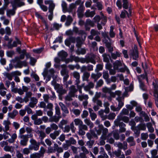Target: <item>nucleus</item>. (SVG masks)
I'll list each match as a JSON object with an SVG mask.
<instances>
[{
  "label": "nucleus",
  "instance_id": "f257e3e1",
  "mask_svg": "<svg viewBox=\"0 0 158 158\" xmlns=\"http://www.w3.org/2000/svg\"><path fill=\"white\" fill-rule=\"evenodd\" d=\"M30 144L29 145V148L30 150H34L35 151L38 150L39 148L40 143L37 142L36 140L33 139H31L30 140Z\"/></svg>",
  "mask_w": 158,
  "mask_h": 158
},
{
  "label": "nucleus",
  "instance_id": "f03ea898",
  "mask_svg": "<svg viewBox=\"0 0 158 158\" xmlns=\"http://www.w3.org/2000/svg\"><path fill=\"white\" fill-rule=\"evenodd\" d=\"M45 152V150L44 148L41 147L38 152L33 153L31 155L30 158H40L43 156Z\"/></svg>",
  "mask_w": 158,
  "mask_h": 158
},
{
  "label": "nucleus",
  "instance_id": "7ed1b4c3",
  "mask_svg": "<svg viewBox=\"0 0 158 158\" xmlns=\"http://www.w3.org/2000/svg\"><path fill=\"white\" fill-rule=\"evenodd\" d=\"M12 5L14 9H16L17 7L24 6L25 3L21 0H13V2L12 3Z\"/></svg>",
  "mask_w": 158,
  "mask_h": 158
},
{
  "label": "nucleus",
  "instance_id": "20e7f679",
  "mask_svg": "<svg viewBox=\"0 0 158 158\" xmlns=\"http://www.w3.org/2000/svg\"><path fill=\"white\" fill-rule=\"evenodd\" d=\"M79 34L81 36V39L80 37H77L76 39L73 37H70L69 38H67L66 40H85L87 36V34L84 31L81 30Z\"/></svg>",
  "mask_w": 158,
  "mask_h": 158
},
{
  "label": "nucleus",
  "instance_id": "39448f33",
  "mask_svg": "<svg viewBox=\"0 0 158 158\" xmlns=\"http://www.w3.org/2000/svg\"><path fill=\"white\" fill-rule=\"evenodd\" d=\"M15 61L17 62L16 64L15 65V67L16 68H21L23 66L26 67L27 66V63L26 60L23 61L20 60Z\"/></svg>",
  "mask_w": 158,
  "mask_h": 158
},
{
  "label": "nucleus",
  "instance_id": "423d86ee",
  "mask_svg": "<svg viewBox=\"0 0 158 158\" xmlns=\"http://www.w3.org/2000/svg\"><path fill=\"white\" fill-rule=\"evenodd\" d=\"M21 138L22 139L20 141V144L23 146H26L28 141V138L26 135H22Z\"/></svg>",
  "mask_w": 158,
  "mask_h": 158
},
{
  "label": "nucleus",
  "instance_id": "0eeeda50",
  "mask_svg": "<svg viewBox=\"0 0 158 158\" xmlns=\"http://www.w3.org/2000/svg\"><path fill=\"white\" fill-rule=\"evenodd\" d=\"M58 56L61 59L62 61H64L66 57L67 56L68 54L67 52L63 50L60 52L58 54Z\"/></svg>",
  "mask_w": 158,
  "mask_h": 158
},
{
  "label": "nucleus",
  "instance_id": "6e6552de",
  "mask_svg": "<svg viewBox=\"0 0 158 158\" xmlns=\"http://www.w3.org/2000/svg\"><path fill=\"white\" fill-rule=\"evenodd\" d=\"M38 102V100L34 97L30 98V102L28 104L29 106L31 108H33L35 107Z\"/></svg>",
  "mask_w": 158,
  "mask_h": 158
},
{
  "label": "nucleus",
  "instance_id": "1a4fd4ad",
  "mask_svg": "<svg viewBox=\"0 0 158 158\" xmlns=\"http://www.w3.org/2000/svg\"><path fill=\"white\" fill-rule=\"evenodd\" d=\"M11 124L10 121L6 120H4L3 122V124L4 126V129L3 130L4 132L7 131L9 130V125Z\"/></svg>",
  "mask_w": 158,
  "mask_h": 158
},
{
  "label": "nucleus",
  "instance_id": "9d476101",
  "mask_svg": "<svg viewBox=\"0 0 158 158\" xmlns=\"http://www.w3.org/2000/svg\"><path fill=\"white\" fill-rule=\"evenodd\" d=\"M99 33V32L95 30V29H92L90 31V35H89L88 38L89 40H93L94 37L98 35Z\"/></svg>",
  "mask_w": 158,
  "mask_h": 158
},
{
  "label": "nucleus",
  "instance_id": "9b49d317",
  "mask_svg": "<svg viewBox=\"0 0 158 158\" xmlns=\"http://www.w3.org/2000/svg\"><path fill=\"white\" fill-rule=\"evenodd\" d=\"M122 66V64L120 61L119 60H116L113 63L114 69L115 70H118V69L119 67Z\"/></svg>",
  "mask_w": 158,
  "mask_h": 158
},
{
  "label": "nucleus",
  "instance_id": "f8f14e48",
  "mask_svg": "<svg viewBox=\"0 0 158 158\" xmlns=\"http://www.w3.org/2000/svg\"><path fill=\"white\" fill-rule=\"evenodd\" d=\"M137 78L139 83V87L143 91H146V89L145 88V85L142 81L141 80L139 76H138Z\"/></svg>",
  "mask_w": 158,
  "mask_h": 158
},
{
  "label": "nucleus",
  "instance_id": "ddd939ff",
  "mask_svg": "<svg viewBox=\"0 0 158 158\" xmlns=\"http://www.w3.org/2000/svg\"><path fill=\"white\" fill-rule=\"evenodd\" d=\"M117 70H118V72L125 73V72L126 71L127 73L129 74L130 73V71L129 69L125 64H124V67L123 68H119Z\"/></svg>",
  "mask_w": 158,
  "mask_h": 158
},
{
  "label": "nucleus",
  "instance_id": "4468645a",
  "mask_svg": "<svg viewBox=\"0 0 158 158\" xmlns=\"http://www.w3.org/2000/svg\"><path fill=\"white\" fill-rule=\"evenodd\" d=\"M13 9H9L7 10L6 11V14L7 16L8 17H10L11 15H13L15 14V10L16 9H14L13 7Z\"/></svg>",
  "mask_w": 158,
  "mask_h": 158
},
{
  "label": "nucleus",
  "instance_id": "2eb2a0df",
  "mask_svg": "<svg viewBox=\"0 0 158 158\" xmlns=\"http://www.w3.org/2000/svg\"><path fill=\"white\" fill-rule=\"evenodd\" d=\"M98 129H97V127H95L94 128L95 131L97 132V134L98 135H100L102 133V131L104 127L102 124H99L98 126Z\"/></svg>",
  "mask_w": 158,
  "mask_h": 158
},
{
  "label": "nucleus",
  "instance_id": "dca6fc26",
  "mask_svg": "<svg viewBox=\"0 0 158 158\" xmlns=\"http://www.w3.org/2000/svg\"><path fill=\"white\" fill-rule=\"evenodd\" d=\"M131 55L132 56V59L136 60L139 57V52L138 50H133L131 52Z\"/></svg>",
  "mask_w": 158,
  "mask_h": 158
},
{
  "label": "nucleus",
  "instance_id": "f3484780",
  "mask_svg": "<svg viewBox=\"0 0 158 158\" xmlns=\"http://www.w3.org/2000/svg\"><path fill=\"white\" fill-rule=\"evenodd\" d=\"M122 7L125 10H127L129 7V3L128 0H122Z\"/></svg>",
  "mask_w": 158,
  "mask_h": 158
},
{
  "label": "nucleus",
  "instance_id": "a211bd4d",
  "mask_svg": "<svg viewBox=\"0 0 158 158\" xmlns=\"http://www.w3.org/2000/svg\"><path fill=\"white\" fill-rule=\"evenodd\" d=\"M126 15H127L128 18H129L128 12L126 10L124 9L123 10L121 11L120 15V17L122 19L125 18H126Z\"/></svg>",
  "mask_w": 158,
  "mask_h": 158
},
{
  "label": "nucleus",
  "instance_id": "6ab92c4d",
  "mask_svg": "<svg viewBox=\"0 0 158 158\" xmlns=\"http://www.w3.org/2000/svg\"><path fill=\"white\" fill-rule=\"evenodd\" d=\"M49 64L48 63L46 66V68L44 69V72L42 73V74L44 77H46L48 73V72L49 71Z\"/></svg>",
  "mask_w": 158,
  "mask_h": 158
},
{
  "label": "nucleus",
  "instance_id": "aec40b11",
  "mask_svg": "<svg viewBox=\"0 0 158 158\" xmlns=\"http://www.w3.org/2000/svg\"><path fill=\"white\" fill-rule=\"evenodd\" d=\"M18 111L15 110H13L12 112L8 113V116L9 117L11 118H14L18 114Z\"/></svg>",
  "mask_w": 158,
  "mask_h": 158
},
{
  "label": "nucleus",
  "instance_id": "412c9836",
  "mask_svg": "<svg viewBox=\"0 0 158 158\" xmlns=\"http://www.w3.org/2000/svg\"><path fill=\"white\" fill-rule=\"evenodd\" d=\"M63 73L66 75L65 76H64V77H63L64 84H65V83H67V81L69 76L68 74H67L66 71L65 70H64L63 71L61 72V74L62 75L63 74Z\"/></svg>",
  "mask_w": 158,
  "mask_h": 158
},
{
  "label": "nucleus",
  "instance_id": "4be33fe9",
  "mask_svg": "<svg viewBox=\"0 0 158 158\" xmlns=\"http://www.w3.org/2000/svg\"><path fill=\"white\" fill-rule=\"evenodd\" d=\"M35 15L38 18H40L42 20L43 22L45 24L46 28L48 30V26L47 25L46 20L44 19L38 13H36Z\"/></svg>",
  "mask_w": 158,
  "mask_h": 158
},
{
  "label": "nucleus",
  "instance_id": "5701e85b",
  "mask_svg": "<svg viewBox=\"0 0 158 158\" xmlns=\"http://www.w3.org/2000/svg\"><path fill=\"white\" fill-rule=\"evenodd\" d=\"M95 14L94 11H90L89 10H87L85 13V15L86 17H93Z\"/></svg>",
  "mask_w": 158,
  "mask_h": 158
},
{
  "label": "nucleus",
  "instance_id": "b1692460",
  "mask_svg": "<svg viewBox=\"0 0 158 158\" xmlns=\"http://www.w3.org/2000/svg\"><path fill=\"white\" fill-rule=\"evenodd\" d=\"M132 130L134 132L135 134V137H138L139 136L140 134V129L136 127H134V129Z\"/></svg>",
  "mask_w": 158,
  "mask_h": 158
},
{
  "label": "nucleus",
  "instance_id": "393cba45",
  "mask_svg": "<svg viewBox=\"0 0 158 158\" xmlns=\"http://www.w3.org/2000/svg\"><path fill=\"white\" fill-rule=\"evenodd\" d=\"M73 20V19L72 17L70 15H68L67 16L66 21L65 23V25L67 26H69L72 22Z\"/></svg>",
  "mask_w": 158,
  "mask_h": 158
},
{
  "label": "nucleus",
  "instance_id": "a878e982",
  "mask_svg": "<svg viewBox=\"0 0 158 158\" xmlns=\"http://www.w3.org/2000/svg\"><path fill=\"white\" fill-rule=\"evenodd\" d=\"M13 92L15 93H18L19 95H22L24 94L23 91L21 88H18L14 89Z\"/></svg>",
  "mask_w": 158,
  "mask_h": 158
},
{
  "label": "nucleus",
  "instance_id": "bb28decb",
  "mask_svg": "<svg viewBox=\"0 0 158 158\" xmlns=\"http://www.w3.org/2000/svg\"><path fill=\"white\" fill-rule=\"evenodd\" d=\"M142 67L143 69H144V74H141L140 75L141 77L143 79H146V78L148 77V73L146 70H145V68L144 67V64L143 62L142 63Z\"/></svg>",
  "mask_w": 158,
  "mask_h": 158
},
{
  "label": "nucleus",
  "instance_id": "cd10ccee",
  "mask_svg": "<svg viewBox=\"0 0 158 158\" xmlns=\"http://www.w3.org/2000/svg\"><path fill=\"white\" fill-rule=\"evenodd\" d=\"M118 117H119L120 120H122L124 122L127 123L128 122L129 119V118L126 116H118Z\"/></svg>",
  "mask_w": 158,
  "mask_h": 158
},
{
  "label": "nucleus",
  "instance_id": "c85d7f7f",
  "mask_svg": "<svg viewBox=\"0 0 158 158\" xmlns=\"http://www.w3.org/2000/svg\"><path fill=\"white\" fill-rule=\"evenodd\" d=\"M59 119V117L55 115L50 118V122H54L56 123H57Z\"/></svg>",
  "mask_w": 158,
  "mask_h": 158
},
{
  "label": "nucleus",
  "instance_id": "c756f323",
  "mask_svg": "<svg viewBox=\"0 0 158 158\" xmlns=\"http://www.w3.org/2000/svg\"><path fill=\"white\" fill-rule=\"evenodd\" d=\"M4 150L6 152H12L13 151V148L12 146H9L7 145L6 146H4Z\"/></svg>",
  "mask_w": 158,
  "mask_h": 158
},
{
  "label": "nucleus",
  "instance_id": "7c9ffc66",
  "mask_svg": "<svg viewBox=\"0 0 158 158\" xmlns=\"http://www.w3.org/2000/svg\"><path fill=\"white\" fill-rule=\"evenodd\" d=\"M90 59L89 57L87 58L86 59L84 58H80L79 61L82 63H85L86 62L87 63H89L90 61L89 60Z\"/></svg>",
  "mask_w": 158,
  "mask_h": 158
},
{
  "label": "nucleus",
  "instance_id": "2f4dec72",
  "mask_svg": "<svg viewBox=\"0 0 158 158\" xmlns=\"http://www.w3.org/2000/svg\"><path fill=\"white\" fill-rule=\"evenodd\" d=\"M40 107L41 108H44L45 109H49V103L47 104L46 106V104L45 102H41L40 104Z\"/></svg>",
  "mask_w": 158,
  "mask_h": 158
},
{
  "label": "nucleus",
  "instance_id": "473e14b6",
  "mask_svg": "<svg viewBox=\"0 0 158 158\" xmlns=\"http://www.w3.org/2000/svg\"><path fill=\"white\" fill-rule=\"evenodd\" d=\"M116 100H118V102H119L118 104V110H119L124 105V103L121 101V98L120 97H118V98H116Z\"/></svg>",
  "mask_w": 158,
  "mask_h": 158
},
{
  "label": "nucleus",
  "instance_id": "72a5a7b5",
  "mask_svg": "<svg viewBox=\"0 0 158 158\" xmlns=\"http://www.w3.org/2000/svg\"><path fill=\"white\" fill-rule=\"evenodd\" d=\"M136 127L139 128L140 130L144 131L146 129V126L144 123H140Z\"/></svg>",
  "mask_w": 158,
  "mask_h": 158
},
{
  "label": "nucleus",
  "instance_id": "f704fd0d",
  "mask_svg": "<svg viewBox=\"0 0 158 158\" xmlns=\"http://www.w3.org/2000/svg\"><path fill=\"white\" fill-rule=\"evenodd\" d=\"M129 125L131 126V129L132 130H133L134 129L135 127H136L135 126L136 123L134 121L133 119H131L129 123Z\"/></svg>",
  "mask_w": 158,
  "mask_h": 158
},
{
  "label": "nucleus",
  "instance_id": "c9c22d12",
  "mask_svg": "<svg viewBox=\"0 0 158 158\" xmlns=\"http://www.w3.org/2000/svg\"><path fill=\"white\" fill-rule=\"evenodd\" d=\"M73 77L76 79L77 84H78L79 83V79L80 77L79 73L77 72H75L73 73Z\"/></svg>",
  "mask_w": 158,
  "mask_h": 158
},
{
  "label": "nucleus",
  "instance_id": "e433bc0d",
  "mask_svg": "<svg viewBox=\"0 0 158 158\" xmlns=\"http://www.w3.org/2000/svg\"><path fill=\"white\" fill-rule=\"evenodd\" d=\"M75 41L76 40H65V44L66 46L70 47L71 43H75Z\"/></svg>",
  "mask_w": 158,
  "mask_h": 158
},
{
  "label": "nucleus",
  "instance_id": "4c0bfd02",
  "mask_svg": "<svg viewBox=\"0 0 158 158\" xmlns=\"http://www.w3.org/2000/svg\"><path fill=\"white\" fill-rule=\"evenodd\" d=\"M102 17L101 19H102L103 22H101V23L103 25H104L107 22V19L106 16H105L104 14L102 13Z\"/></svg>",
  "mask_w": 158,
  "mask_h": 158
},
{
  "label": "nucleus",
  "instance_id": "58836bf2",
  "mask_svg": "<svg viewBox=\"0 0 158 158\" xmlns=\"http://www.w3.org/2000/svg\"><path fill=\"white\" fill-rule=\"evenodd\" d=\"M85 40H76L77 43L76 46L77 48H80L81 47L83 43L85 41Z\"/></svg>",
  "mask_w": 158,
  "mask_h": 158
},
{
  "label": "nucleus",
  "instance_id": "ea45409f",
  "mask_svg": "<svg viewBox=\"0 0 158 158\" xmlns=\"http://www.w3.org/2000/svg\"><path fill=\"white\" fill-rule=\"evenodd\" d=\"M75 125L76 126L78 125H82L83 124V122L82 121L79 119L76 118L74 120Z\"/></svg>",
  "mask_w": 158,
  "mask_h": 158
},
{
  "label": "nucleus",
  "instance_id": "a19ab883",
  "mask_svg": "<svg viewBox=\"0 0 158 158\" xmlns=\"http://www.w3.org/2000/svg\"><path fill=\"white\" fill-rule=\"evenodd\" d=\"M4 75L9 80H12V77L13 76L12 74V72L10 73H6L4 74Z\"/></svg>",
  "mask_w": 158,
  "mask_h": 158
},
{
  "label": "nucleus",
  "instance_id": "79ce46f5",
  "mask_svg": "<svg viewBox=\"0 0 158 158\" xmlns=\"http://www.w3.org/2000/svg\"><path fill=\"white\" fill-rule=\"evenodd\" d=\"M113 136L114 138L116 140H118L119 139V134L118 131H115L113 133Z\"/></svg>",
  "mask_w": 158,
  "mask_h": 158
},
{
  "label": "nucleus",
  "instance_id": "37998d69",
  "mask_svg": "<svg viewBox=\"0 0 158 158\" xmlns=\"http://www.w3.org/2000/svg\"><path fill=\"white\" fill-rule=\"evenodd\" d=\"M86 51L85 49L84 48H81L80 51H77V54L78 55L80 54L82 55H84L85 54Z\"/></svg>",
  "mask_w": 158,
  "mask_h": 158
},
{
  "label": "nucleus",
  "instance_id": "c03bdc74",
  "mask_svg": "<svg viewBox=\"0 0 158 158\" xmlns=\"http://www.w3.org/2000/svg\"><path fill=\"white\" fill-rule=\"evenodd\" d=\"M102 35L103 37L104 40H106V38H107L108 40H111L107 33L102 32Z\"/></svg>",
  "mask_w": 158,
  "mask_h": 158
},
{
  "label": "nucleus",
  "instance_id": "a18cd8bd",
  "mask_svg": "<svg viewBox=\"0 0 158 158\" xmlns=\"http://www.w3.org/2000/svg\"><path fill=\"white\" fill-rule=\"evenodd\" d=\"M148 137V135L147 133H143L141 134V138L142 140H146Z\"/></svg>",
  "mask_w": 158,
  "mask_h": 158
},
{
  "label": "nucleus",
  "instance_id": "49530a36",
  "mask_svg": "<svg viewBox=\"0 0 158 158\" xmlns=\"http://www.w3.org/2000/svg\"><path fill=\"white\" fill-rule=\"evenodd\" d=\"M96 6L99 10H101L103 9V6L101 2H98L97 3Z\"/></svg>",
  "mask_w": 158,
  "mask_h": 158
},
{
  "label": "nucleus",
  "instance_id": "de8ad7c7",
  "mask_svg": "<svg viewBox=\"0 0 158 158\" xmlns=\"http://www.w3.org/2000/svg\"><path fill=\"white\" fill-rule=\"evenodd\" d=\"M94 22L98 23L101 19V18L99 15H96L93 18Z\"/></svg>",
  "mask_w": 158,
  "mask_h": 158
},
{
  "label": "nucleus",
  "instance_id": "09e8293b",
  "mask_svg": "<svg viewBox=\"0 0 158 158\" xmlns=\"http://www.w3.org/2000/svg\"><path fill=\"white\" fill-rule=\"evenodd\" d=\"M43 50V48H40L36 49H33V51L35 53L39 54L42 52Z\"/></svg>",
  "mask_w": 158,
  "mask_h": 158
},
{
  "label": "nucleus",
  "instance_id": "8fccbe9b",
  "mask_svg": "<svg viewBox=\"0 0 158 158\" xmlns=\"http://www.w3.org/2000/svg\"><path fill=\"white\" fill-rule=\"evenodd\" d=\"M42 123V121L40 118H37L34 122V124L36 125H39Z\"/></svg>",
  "mask_w": 158,
  "mask_h": 158
},
{
  "label": "nucleus",
  "instance_id": "3c124183",
  "mask_svg": "<svg viewBox=\"0 0 158 158\" xmlns=\"http://www.w3.org/2000/svg\"><path fill=\"white\" fill-rule=\"evenodd\" d=\"M29 107V105L26 106L25 108V110L27 111L28 114H32V110Z\"/></svg>",
  "mask_w": 158,
  "mask_h": 158
},
{
  "label": "nucleus",
  "instance_id": "603ef678",
  "mask_svg": "<svg viewBox=\"0 0 158 158\" xmlns=\"http://www.w3.org/2000/svg\"><path fill=\"white\" fill-rule=\"evenodd\" d=\"M30 150L29 148H25L23 149V153L24 154L28 155L30 153Z\"/></svg>",
  "mask_w": 158,
  "mask_h": 158
},
{
  "label": "nucleus",
  "instance_id": "864d4df0",
  "mask_svg": "<svg viewBox=\"0 0 158 158\" xmlns=\"http://www.w3.org/2000/svg\"><path fill=\"white\" fill-rule=\"evenodd\" d=\"M43 98L44 102L48 104L49 103L48 102V100L49 99V97L48 95V94H44L43 96Z\"/></svg>",
  "mask_w": 158,
  "mask_h": 158
},
{
  "label": "nucleus",
  "instance_id": "5fc2aeb1",
  "mask_svg": "<svg viewBox=\"0 0 158 158\" xmlns=\"http://www.w3.org/2000/svg\"><path fill=\"white\" fill-rule=\"evenodd\" d=\"M30 64L32 65V66H34L35 62L36 61V60L34 58L31 57H30Z\"/></svg>",
  "mask_w": 158,
  "mask_h": 158
},
{
  "label": "nucleus",
  "instance_id": "6e6d98bb",
  "mask_svg": "<svg viewBox=\"0 0 158 158\" xmlns=\"http://www.w3.org/2000/svg\"><path fill=\"white\" fill-rule=\"evenodd\" d=\"M116 5L119 9H120L122 8V5L121 0H117L116 2Z\"/></svg>",
  "mask_w": 158,
  "mask_h": 158
},
{
  "label": "nucleus",
  "instance_id": "4d7b16f0",
  "mask_svg": "<svg viewBox=\"0 0 158 158\" xmlns=\"http://www.w3.org/2000/svg\"><path fill=\"white\" fill-rule=\"evenodd\" d=\"M102 41L105 44V46L107 48L111 46V44L108 41V40H102Z\"/></svg>",
  "mask_w": 158,
  "mask_h": 158
},
{
  "label": "nucleus",
  "instance_id": "13d9d810",
  "mask_svg": "<svg viewBox=\"0 0 158 158\" xmlns=\"http://www.w3.org/2000/svg\"><path fill=\"white\" fill-rule=\"evenodd\" d=\"M55 4L53 2V1L50 0V10H53L55 7Z\"/></svg>",
  "mask_w": 158,
  "mask_h": 158
},
{
  "label": "nucleus",
  "instance_id": "bf43d9fd",
  "mask_svg": "<svg viewBox=\"0 0 158 158\" xmlns=\"http://www.w3.org/2000/svg\"><path fill=\"white\" fill-rule=\"evenodd\" d=\"M88 112L86 110H84L83 111V114L81 115V116L82 118H86L88 115Z\"/></svg>",
  "mask_w": 158,
  "mask_h": 158
},
{
  "label": "nucleus",
  "instance_id": "052dcab7",
  "mask_svg": "<svg viewBox=\"0 0 158 158\" xmlns=\"http://www.w3.org/2000/svg\"><path fill=\"white\" fill-rule=\"evenodd\" d=\"M16 156L17 158H23V154L19 151H17L16 152Z\"/></svg>",
  "mask_w": 158,
  "mask_h": 158
},
{
  "label": "nucleus",
  "instance_id": "680f3d73",
  "mask_svg": "<svg viewBox=\"0 0 158 158\" xmlns=\"http://www.w3.org/2000/svg\"><path fill=\"white\" fill-rule=\"evenodd\" d=\"M121 153V151L120 149H118V151H115L113 153L117 157H118L120 156Z\"/></svg>",
  "mask_w": 158,
  "mask_h": 158
},
{
  "label": "nucleus",
  "instance_id": "e2e57ef3",
  "mask_svg": "<svg viewBox=\"0 0 158 158\" xmlns=\"http://www.w3.org/2000/svg\"><path fill=\"white\" fill-rule=\"evenodd\" d=\"M24 54H22L20 55L19 57H16L15 58V60H20L23 59L24 58Z\"/></svg>",
  "mask_w": 158,
  "mask_h": 158
},
{
  "label": "nucleus",
  "instance_id": "0e129e2a",
  "mask_svg": "<svg viewBox=\"0 0 158 158\" xmlns=\"http://www.w3.org/2000/svg\"><path fill=\"white\" fill-rule=\"evenodd\" d=\"M37 133L38 134H40V136L41 137L42 139H43L45 137V133L42 131H38L37 132Z\"/></svg>",
  "mask_w": 158,
  "mask_h": 158
},
{
  "label": "nucleus",
  "instance_id": "69168bd1",
  "mask_svg": "<svg viewBox=\"0 0 158 158\" xmlns=\"http://www.w3.org/2000/svg\"><path fill=\"white\" fill-rule=\"evenodd\" d=\"M90 131L92 137L93 136L94 138H96L97 139L98 138L97 135L93 130H90Z\"/></svg>",
  "mask_w": 158,
  "mask_h": 158
},
{
  "label": "nucleus",
  "instance_id": "338daca9",
  "mask_svg": "<svg viewBox=\"0 0 158 158\" xmlns=\"http://www.w3.org/2000/svg\"><path fill=\"white\" fill-rule=\"evenodd\" d=\"M103 78L105 79H106L107 78H109V76L108 74V72L107 71H105V72H103Z\"/></svg>",
  "mask_w": 158,
  "mask_h": 158
},
{
  "label": "nucleus",
  "instance_id": "774afa93",
  "mask_svg": "<svg viewBox=\"0 0 158 158\" xmlns=\"http://www.w3.org/2000/svg\"><path fill=\"white\" fill-rule=\"evenodd\" d=\"M103 69V65L101 64H98L96 66V69L98 71L101 70Z\"/></svg>",
  "mask_w": 158,
  "mask_h": 158
}]
</instances>
